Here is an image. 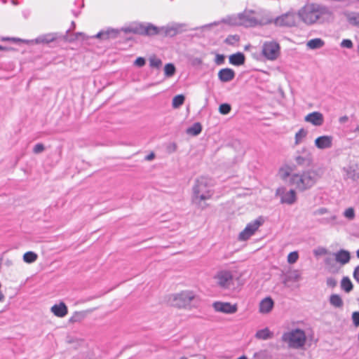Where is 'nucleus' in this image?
Listing matches in <instances>:
<instances>
[{
    "instance_id": "18",
    "label": "nucleus",
    "mask_w": 359,
    "mask_h": 359,
    "mask_svg": "<svg viewBox=\"0 0 359 359\" xmlns=\"http://www.w3.org/2000/svg\"><path fill=\"white\" fill-rule=\"evenodd\" d=\"M334 255L335 262L339 263L341 265L348 264L351 257L350 252L344 249H340L337 252L334 253Z\"/></svg>"
},
{
    "instance_id": "54",
    "label": "nucleus",
    "mask_w": 359,
    "mask_h": 359,
    "mask_svg": "<svg viewBox=\"0 0 359 359\" xmlns=\"http://www.w3.org/2000/svg\"><path fill=\"white\" fill-rule=\"evenodd\" d=\"M327 253V250L324 248H320L318 251H315L316 255H325Z\"/></svg>"
},
{
    "instance_id": "23",
    "label": "nucleus",
    "mask_w": 359,
    "mask_h": 359,
    "mask_svg": "<svg viewBox=\"0 0 359 359\" xmlns=\"http://www.w3.org/2000/svg\"><path fill=\"white\" fill-rule=\"evenodd\" d=\"M297 201V195L296 191L294 189H290L289 191L286 193H283V195L280 198L281 203H286L288 205H292L294 203Z\"/></svg>"
},
{
    "instance_id": "39",
    "label": "nucleus",
    "mask_w": 359,
    "mask_h": 359,
    "mask_svg": "<svg viewBox=\"0 0 359 359\" xmlns=\"http://www.w3.org/2000/svg\"><path fill=\"white\" fill-rule=\"evenodd\" d=\"M307 135V131L304 128H301L295 134V144H298L301 140Z\"/></svg>"
},
{
    "instance_id": "25",
    "label": "nucleus",
    "mask_w": 359,
    "mask_h": 359,
    "mask_svg": "<svg viewBox=\"0 0 359 359\" xmlns=\"http://www.w3.org/2000/svg\"><path fill=\"white\" fill-rule=\"evenodd\" d=\"M95 309L87 311H76L74 312L73 316L69 318V321L72 323L80 322L86 317L88 313L92 312Z\"/></svg>"
},
{
    "instance_id": "12",
    "label": "nucleus",
    "mask_w": 359,
    "mask_h": 359,
    "mask_svg": "<svg viewBox=\"0 0 359 359\" xmlns=\"http://www.w3.org/2000/svg\"><path fill=\"white\" fill-rule=\"evenodd\" d=\"M215 311L226 314H233L237 312V304H231L230 302H215L212 304Z\"/></svg>"
},
{
    "instance_id": "11",
    "label": "nucleus",
    "mask_w": 359,
    "mask_h": 359,
    "mask_svg": "<svg viewBox=\"0 0 359 359\" xmlns=\"http://www.w3.org/2000/svg\"><path fill=\"white\" fill-rule=\"evenodd\" d=\"M253 14L254 11L252 10H245L243 13H240L241 26H243L245 27H255L259 25L266 24V22L259 21L255 16H253Z\"/></svg>"
},
{
    "instance_id": "20",
    "label": "nucleus",
    "mask_w": 359,
    "mask_h": 359,
    "mask_svg": "<svg viewBox=\"0 0 359 359\" xmlns=\"http://www.w3.org/2000/svg\"><path fill=\"white\" fill-rule=\"evenodd\" d=\"M274 307V301L271 297L264 298L259 303V312L261 313H269Z\"/></svg>"
},
{
    "instance_id": "21",
    "label": "nucleus",
    "mask_w": 359,
    "mask_h": 359,
    "mask_svg": "<svg viewBox=\"0 0 359 359\" xmlns=\"http://www.w3.org/2000/svg\"><path fill=\"white\" fill-rule=\"evenodd\" d=\"M50 311L55 316L60 318H63L68 313V308L63 302L54 304L51 307Z\"/></svg>"
},
{
    "instance_id": "57",
    "label": "nucleus",
    "mask_w": 359,
    "mask_h": 359,
    "mask_svg": "<svg viewBox=\"0 0 359 359\" xmlns=\"http://www.w3.org/2000/svg\"><path fill=\"white\" fill-rule=\"evenodd\" d=\"M177 149V145L175 143L171 144V145L168 147V150L170 152H174Z\"/></svg>"
},
{
    "instance_id": "4",
    "label": "nucleus",
    "mask_w": 359,
    "mask_h": 359,
    "mask_svg": "<svg viewBox=\"0 0 359 359\" xmlns=\"http://www.w3.org/2000/svg\"><path fill=\"white\" fill-rule=\"evenodd\" d=\"M69 33V29L66 31V34L65 35H62L58 32L48 33L38 36L35 41L36 43L48 44L49 43L55 42L57 41L73 42L78 39L79 36H82L83 40H85L88 38L83 32H77L76 34H72L70 36H68Z\"/></svg>"
},
{
    "instance_id": "56",
    "label": "nucleus",
    "mask_w": 359,
    "mask_h": 359,
    "mask_svg": "<svg viewBox=\"0 0 359 359\" xmlns=\"http://www.w3.org/2000/svg\"><path fill=\"white\" fill-rule=\"evenodd\" d=\"M348 121V117L346 115L343 116H341V117L339 118V123H341V124L346 123Z\"/></svg>"
},
{
    "instance_id": "49",
    "label": "nucleus",
    "mask_w": 359,
    "mask_h": 359,
    "mask_svg": "<svg viewBox=\"0 0 359 359\" xmlns=\"http://www.w3.org/2000/svg\"><path fill=\"white\" fill-rule=\"evenodd\" d=\"M328 212V210L326 208H320L317 210H316L313 212L314 215H322Z\"/></svg>"
},
{
    "instance_id": "31",
    "label": "nucleus",
    "mask_w": 359,
    "mask_h": 359,
    "mask_svg": "<svg viewBox=\"0 0 359 359\" xmlns=\"http://www.w3.org/2000/svg\"><path fill=\"white\" fill-rule=\"evenodd\" d=\"M299 278H300V273H299V271L297 270H294L292 271H290L285 276V277L283 280V283L285 285H286L287 282H291V281L296 282V281H298L299 280Z\"/></svg>"
},
{
    "instance_id": "40",
    "label": "nucleus",
    "mask_w": 359,
    "mask_h": 359,
    "mask_svg": "<svg viewBox=\"0 0 359 359\" xmlns=\"http://www.w3.org/2000/svg\"><path fill=\"white\" fill-rule=\"evenodd\" d=\"M299 259V254L297 251L291 252L287 255V262L290 264H294Z\"/></svg>"
},
{
    "instance_id": "19",
    "label": "nucleus",
    "mask_w": 359,
    "mask_h": 359,
    "mask_svg": "<svg viewBox=\"0 0 359 359\" xmlns=\"http://www.w3.org/2000/svg\"><path fill=\"white\" fill-rule=\"evenodd\" d=\"M303 152L305 153V155H298L295 156V161L298 165L303 167H310L313 162L312 156L309 152L306 151V149H303Z\"/></svg>"
},
{
    "instance_id": "45",
    "label": "nucleus",
    "mask_w": 359,
    "mask_h": 359,
    "mask_svg": "<svg viewBox=\"0 0 359 359\" xmlns=\"http://www.w3.org/2000/svg\"><path fill=\"white\" fill-rule=\"evenodd\" d=\"M215 62L217 65H223L225 62V56L223 54H216Z\"/></svg>"
},
{
    "instance_id": "26",
    "label": "nucleus",
    "mask_w": 359,
    "mask_h": 359,
    "mask_svg": "<svg viewBox=\"0 0 359 359\" xmlns=\"http://www.w3.org/2000/svg\"><path fill=\"white\" fill-rule=\"evenodd\" d=\"M325 45V41L320 38H315L309 40L306 46L311 50H316L322 48Z\"/></svg>"
},
{
    "instance_id": "37",
    "label": "nucleus",
    "mask_w": 359,
    "mask_h": 359,
    "mask_svg": "<svg viewBox=\"0 0 359 359\" xmlns=\"http://www.w3.org/2000/svg\"><path fill=\"white\" fill-rule=\"evenodd\" d=\"M240 40V36L238 34L229 35L224 40V43L228 45L233 46L236 42Z\"/></svg>"
},
{
    "instance_id": "48",
    "label": "nucleus",
    "mask_w": 359,
    "mask_h": 359,
    "mask_svg": "<svg viewBox=\"0 0 359 359\" xmlns=\"http://www.w3.org/2000/svg\"><path fill=\"white\" fill-rule=\"evenodd\" d=\"M334 261L335 260L331 257H326L325 259V264L326 266H329L331 270L334 266Z\"/></svg>"
},
{
    "instance_id": "24",
    "label": "nucleus",
    "mask_w": 359,
    "mask_h": 359,
    "mask_svg": "<svg viewBox=\"0 0 359 359\" xmlns=\"http://www.w3.org/2000/svg\"><path fill=\"white\" fill-rule=\"evenodd\" d=\"M357 165H351L344 167L343 170L346 173L348 178L351 179L353 181H356L359 179V172H357Z\"/></svg>"
},
{
    "instance_id": "43",
    "label": "nucleus",
    "mask_w": 359,
    "mask_h": 359,
    "mask_svg": "<svg viewBox=\"0 0 359 359\" xmlns=\"http://www.w3.org/2000/svg\"><path fill=\"white\" fill-rule=\"evenodd\" d=\"M351 320L353 325L358 327H359V311H353L351 314Z\"/></svg>"
},
{
    "instance_id": "8",
    "label": "nucleus",
    "mask_w": 359,
    "mask_h": 359,
    "mask_svg": "<svg viewBox=\"0 0 359 359\" xmlns=\"http://www.w3.org/2000/svg\"><path fill=\"white\" fill-rule=\"evenodd\" d=\"M262 53L269 60H276L280 53V46L275 41H265L262 46Z\"/></svg>"
},
{
    "instance_id": "30",
    "label": "nucleus",
    "mask_w": 359,
    "mask_h": 359,
    "mask_svg": "<svg viewBox=\"0 0 359 359\" xmlns=\"http://www.w3.org/2000/svg\"><path fill=\"white\" fill-rule=\"evenodd\" d=\"M341 288L346 293L351 292L353 290V285L348 276H344L341 280Z\"/></svg>"
},
{
    "instance_id": "59",
    "label": "nucleus",
    "mask_w": 359,
    "mask_h": 359,
    "mask_svg": "<svg viewBox=\"0 0 359 359\" xmlns=\"http://www.w3.org/2000/svg\"><path fill=\"white\" fill-rule=\"evenodd\" d=\"M5 299V296L4 295V294L0 292V302H4Z\"/></svg>"
},
{
    "instance_id": "6",
    "label": "nucleus",
    "mask_w": 359,
    "mask_h": 359,
    "mask_svg": "<svg viewBox=\"0 0 359 359\" xmlns=\"http://www.w3.org/2000/svg\"><path fill=\"white\" fill-rule=\"evenodd\" d=\"M283 341L288 344V346L292 348H300L306 343V337L303 330L297 328L290 332H285L281 337Z\"/></svg>"
},
{
    "instance_id": "32",
    "label": "nucleus",
    "mask_w": 359,
    "mask_h": 359,
    "mask_svg": "<svg viewBox=\"0 0 359 359\" xmlns=\"http://www.w3.org/2000/svg\"><path fill=\"white\" fill-rule=\"evenodd\" d=\"M185 101V96L182 94H179L172 98V107L174 109H178L180 107Z\"/></svg>"
},
{
    "instance_id": "53",
    "label": "nucleus",
    "mask_w": 359,
    "mask_h": 359,
    "mask_svg": "<svg viewBox=\"0 0 359 359\" xmlns=\"http://www.w3.org/2000/svg\"><path fill=\"white\" fill-rule=\"evenodd\" d=\"M154 158H155V154H154V152L151 151L150 154H149L148 155H147L144 157V160L150 161H152L153 159H154Z\"/></svg>"
},
{
    "instance_id": "16",
    "label": "nucleus",
    "mask_w": 359,
    "mask_h": 359,
    "mask_svg": "<svg viewBox=\"0 0 359 359\" xmlns=\"http://www.w3.org/2000/svg\"><path fill=\"white\" fill-rule=\"evenodd\" d=\"M333 137L330 135H322L318 137L315 141V146L320 149L331 148L332 146Z\"/></svg>"
},
{
    "instance_id": "29",
    "label": "nucleus",
    "mask_w": 359,
    "mask_h": 359,
    "mask_svg": "<svg viewBox=\"0 0 359 359\" xmlns=\"http://www.w3.org/2000/svg\"><path fill=\"white\" fill-rule=\"evenodd\" d=\"M273 336V332H271L268 327H265L262 330H259L257 331L255 334V337L259 339L266 340L272 338Z\"/></svg>"
},
{
    "instance_id": "58",
    "label": "nucleus",
    "mask_w": 359,
    "mask_h": 359,
    "mask_svg": "<svg viewBox=\"0 0 359 359\" xmlns=\"http://www.w3.org/2000/svg\"><path fill=\"white\" fill-rule=\"evenodd\" d=\"M15 49L12 47H7L0 45V50L8 51V50H14Z\"/></svg>"
},
{
    "instance_id": "63",
    "label": "nucleus",
    "mask_w": 359,
    "mask_h": 359,
    "mask_svg": "<svg viewBox=\"0 0 359 359\" xmlns=\"http://www.w3.org/2000/svg\"><path fill=\"white\" fill-rule=\"evenodd\" d=\"M180 359H188V358L187 357H185V356H182Z\"/></svg>"
},
{
    "instance_id": "34",
    "label": "nucleus",
    "mask_w": 359,
    "mask_h": 359,
    "mask_svg": "<svg viewBox=\"0 0 359 359\" xmlns=\"http://www.w3.org/2000/svg\"><path fill=\"white\" fill-rule=\"evenodd\" d=\"M346 17L349 24L359 27V13H351Z\"/></svg>"
},
{
    "instance_id": "61",
    "label": "nucleus",
    "mask_w": 359,
    "mask_h": 359,
    "mask_svg": "<svg viewBox=\"0 0 359 359\" xmlns=\"http://www.w3.org/2000/svg\"><path fill=\"white\" fill-rule=\"evenodd\" d=\"M71 25H72V27L73 29H74V28H75V27H76V24H75V22H74V21H72V22Z\"/></svg>"
},
{
    "instance_id": "60",
    "label": "nucleus",
    "mask_w": 359,
    "mask_h": 359,
    "mask_svg": "<svg viewBox=\"0 0 359 359\" xmlns=\"http://www.w3.org/2000/svg\"><path fill=\"white\" fill-rule=\"evenodd\" d=\"M12 264H13V263H12V261H11V260H9V259H7V260L6 261V266H9L12 265Z\"/></svg>"
},
{
    "instance_id": "9",
    "label": "nucleus",
    "mask_w": 359,
    "mask_h": 359,
    "mask_svg": "<svg viewBox=\"0 0 359 359\" xmlns=\"http://www.w3.org/2000/svg\"><path fill=\"white\" fill-rule=\"evenodd\" d=\"M264 217L262 216H259L254 221L248 223L245 228L239 233L238 240L243 241L248 240L255 234L256 231L264 224Z\"/></svg>"
},
{
    "instance_id": "15",
    "label": "nucleus",
    "mask_w": 359,
    "mask_h": 359,
    "mask_svg": "<svg viewBox=\"0 0 359 359\" xmlns=\"http://www.w3.org/2000/svg\"><path fill=\"white\" fill-rule=\"evenodd\" d=\"M304 121L306 122L311 123L315 126H320L324 122V117L323 114L320 112L313 111L305 116Z\"/></svg>"
},
{
    "instance_id": "33",
    "label": "nucleus",
    "mask_w": 359,
    "mask_h": 359,
    "mask_svg": "<svg viewBox=\"0 0 359 359\" xmlns=\"http://www.w3.org/2000/svg\"><path fill=\"white\" fill-rule=\"evenodd\" d=\"M176 72V67L173 63H167L164 66V75L165 77H172Z\"/></svg>"
},
{
    "instance_id": "36",
    "label": "nucleus",
    "mask_w": 359,
    "mask_h": 359,
    "mask_svg": "<svg viewBox=\"0 0 359 359\" xmlns=\"http://www.w3.org/2000/svg\"><path fill=\"white\" fill-rule=\"evenodd\" d=\"M162 60L156 55L149 57V66L151 68L159 69L162 66Z\"/></svg>"
},
{
    "instance_id": "3",
    "label": "nucleus",
    "mask_w": 359,
    "mask_h": 359,
    "mask_svg": "<svg viewBox=\"0 0 359 359\" xmlns=\"http://www.w3.org/2000/svg\"><path fill=\"white\" fill-rule=\"evenodd\" d=\"M319 175L316 170H308L302 175L293 174L290 180L291 184L296 185L299 191H305L311 188L317 182Z\"/></svg>"
},
{
    "instance_id": "50",
    "label": "nucleus",
    "mask_w": 359,
    "mask_h": 359,
    "mask_svg": "<svg viewBox=\"0 0 359 359\" xmlns=\"http://www.w3.org/2000/svg\"><path fill=\"white\" fill-rule=\"evenodd\" d=\"M353 276L355 281L359 284V264L354 269Z\"/></svg>"
},
{
    "instance_id": "41",
    "label": "nucleus",
    "mask_w": 359,
    "mask_h": 359,
    "mask_svg": "<svg viewBox=\"0 0 359 359\" xmlns=\"http://www.w3.org/2000/svg\"><path fill=\"white\" fill-rule=\"evenodd\" d=\"M344 215L348 219H353L355 218V210L353 208H348L345 210Z\"/></svg>"
},
{
    "instance_id": "62",
    "label": "nucleus",
    "mask_w": 359,
    "mask_h": 359,
    "mask_svg": "<svg viewBox=\"0 0 359 359\" xmlns=\"http://www.w3.org/2000/svg\"><path fill=\"white\" fill-rule=\"evenodd\" d=\"M356 256L359 259V249L356 251Z\"/></svg>"
},
{
    "instance_id": "64",
    "label": "nucleus",
    "mask_w": 359,
    "mask_h": 359,
    "mask_svg": "<svg viewBox=\"0 0 359 359\" xmlns=\"http://www.w3.org/2000/svg\"><path fill=\"white\" fill-rule=\"evenodd\" d=\"M357 52L359 53V45L357 47Z\"/></svg>"
},
{
    "instance_id": "46",
    "label": "nucleus",
    "mask_w": 359,
    "mask_h": 359,
    "mask_svg": "<svg viewBox=\"0 0 359 359\" xmlns=\"http://www.w3.org/2000/svg\"><path fill=\"white\" fill-rule=\"evenodd\" d=\"M353 42L351 39H343L341 42V46L342 48H353Z\"/></svg>"
},
{
    "instance_id": "10",
    "label": "nucleus",
    "mask_w": 359,
    "mask_h": 359,
    "mask_svg": "<svg viewBox=\"0 0 359 359\" xmlns=\"http://www.w3.org/2000/svg\"><path fill=\"white\" fill-rule=\"evenodd\" d=\"M297 15L293 12H287L274 19L268 20L266 24L274 23L277 27H293L296 25Z\"/></svg>"
},
{
    "instance_id": "55",
    "label": "nucleus",
    "mask_w": 359,
    "mask_h": 359,
    "mask_svg": "<svg viewBox=\"0 0 359 359\" xmlns=\"http://www.w3.org/2000/svg\"><path fill=\"white\" fill-rule=\"evenodd\" d=\"M202 60L199 57H195L193 59L191 63L193 65H200L202 64Z\"/></svg>"
},
{
    "instance_id": "13",
    "label": "nucleus",
    "mask_w": 359,
    "mask_h": 359,
    "mask_svg": "<svg viewBox=\"0 0 359 359\" xmlns=\"http://www.w3.org/2000/svg\"><path fill=\"white\" fill-rule=\"evenodd\" d=\"M240 19V13L237 15H229L226 18L222 19V20L219 22H214L208 25H205L201 28L202 29H205L213 26H217L220 22L225 23L231 26H241Z\"/></svg>"
},
{
    "instance_id": "7",
    "label": "nucleus",
    "mask_w": 359,
    "mask_h": 359,
    "mask_svg": "<svg viewBox=\"0 0 359 359\" xmlns=\"http://www.w3.org/2000/svg\"><path fill=\"white\" fill-rule=\"evenodd\" d=\"M195 299L196 296L192 291L186 290L171 294L169 297L168 303L177 308H187Z\"/></svg>"
},
{
    "instance_id": "5",
    "label": "nucleus",
    "mask_w": 359,
    "mask_h": 359,
    "mask_svg": "<svg viewBox=\"0 0 359 359\" xmlns=\"http://www.w3.org/2000/svg\"><path fill=\"white\" fill-rule=\"evenodd\" d=\"M323 8L318 4H306L298 11V17L306 24L315 23L323 13Z\"/></svg>"
},
{
    "instance_id": "22",
    "label": "nucleus",
    "mask_w": 359,
    "mask_h": 359,
    "mask_svg": "<svg viewBox=\"0 0 359 359\" xmlns=\"http://www.w3.org/2000/svg\"><path fill=\"white\" fill-rule=\"evenodd\" d=\"M229 62L234 66H241L245 62V56L242 52L233 53L229 57Z\"/></svg>"
},
{
    "instance_id": "27",
    "label": "nucleus",
    "mask_w": 359,
    "mask_h": 359,
    "mask_svg": "<svg viewBox=\"0 0 359 359\" xmlns=\"http://www.w3.org/2000/svg\"><path fill=\"white\" fill-rule=\"evenodd\" d=\"M202 130L203 126L201 123L200 122H196L186 130V133L192 136H197L202 132Z\"/></svg>"
},
{
    "instance_id": "47",
    "label": "nucleus",
    "mask_w": 359,
    "mask_h": 359,
    "mask_svg": "<svg viewBox=\"0 0 359 359\" xmlns=\"http://www.w3.org/2000/svg\"><path fill=\"white\" fill-rule=\"evenodd\" d=\"M327 285L330 287H335L337 285V282L335 278L332 277H329L326 280Z\"/></svg>"
},
{
    "instance_id": "51",
    "label": "nucleus",
    "mask_w": 359,
    "mask_h": 359,
    "mask_svg": "<svg viewBox=\"0 0 359 359\" xmlns=\"http://www.w3.org/2000/svg\"><path fill=\"white\" fill-rule=\"evenodd\" d=\"M1 40L2 41H21L22 40L20 39H18V38H13V37H2L1 39Z\"/></svg>"
},
{
    "instance_id": "1",
    "label": "nucleus",
    "mask_w": 359,
    "mask_h": 359,
    "mask_svg": "<svg viewBox=\"0 0 359 359\" xmlns=\"http://www.w3.org/2000/svg\"><path fill=\"white\" fill-rule=\"evenodd\" d=\"M182 25L175 24L172 26L157 27L150 22H133L127 27H123L121 29L108 28L107 30H101L92 38L99 39L100 40H107L110 39H116L121 32L126 34L133 33L141 36H153L156 35H162L163 37H173L182 32L181 27Z\"/></svg>"
},
{
    "instance_id": "2",
    "label": "nucleus",
    "mask_w": 359,
    "mask_h": 359,
    "mask_svg": "<svg viewBox=\"0 0 359 359\" xmlns=\"http://www.w3.org/2000/svg\"><path fill=\"white\" fill-rule=\"evenodd\" d=\"M211 196L212 193L210 189L208 179L204 177L197 179L193 187V203L204 209L207 204L205 203H202V201L209 199Z\"/></svg>"
},
{
    "instance_id": "44",
    "label": "nucleus",
    "mask_w": 359,
    "mask_h": 359,
    "mask_svg": "<svg viewBox=\"0 0 359 359\" xmlns=\"http://www.w3.org/2000/svg\"><path fill=\"white\" fill-rule=\"evenodd\" d=\"M44 150H45L44 144L42 143H37L36 144L34 145L32 151L34 154H40V153L43 152Z\"/></svg>"
},
{
    "instance_id": "42",
    "label": "nucleus",
    "mask_w": 359,
    "mask_h": 359,
    "mask_svg": "<svg viewBox=\"0 0 359 359\" xmlns=\"http://www.w3.org/2000/svg\"><path fill=\"white\" fill-rule=\"evenodd\" d=\"M146 65V59L143 57H137L133 62V65L141 68Z\"/></svg>"
},
{
    "instance_id": "14",
    "label": "nucleus",
    "mask_w": 359,
    "mask_h": 359,
    "mask_svg": "<svg viewBox=\"0 0 359 359\" xmlns=\"http://www.w3.org/2000/svg\"><path fill=\"white\" fill-rule=\"evenodd\" d=\"M217 279V284L222 288H229L233 280V275L229 271H221L215 276Z\"/></svg>"
},
{
    "instance_id": "38",
    "label": "nucleus",
    "mask_w": 359,
    "mask_h": 359,
    "mask_svg": "<svg viewBox=\"0 0 359 359\" xmlns=\"http://www.w3.org/2000/svg\"><path fill=\"white\" fill-rule=\"evenodd\" d=\"M231 110V106L229 103H222L219 106V112L221 114L226 115L230 113Z\"/></svg>"
},
{
    "instance_id": "17",
    "label": "nucleus",
    "mask_w": 359,
    "mask_h": 359,
    "mask_svg": "<svg viewBox=\"0 0 359 359\" xmlns=\"http://www.w3.org/2000/svg\"><path fill=\"white\" fill-rule=\"evenodd\" d=\"M218 79L222 83H228L232 81L235 76L236 73L233 69L226 67L221 69L217 74Z\"/></svg>"
},
{
    "instance_id": "28",
    "label": "nucleus",
    "mask_w": 359,
    "mask_h": 359,
    "mask_svg": "<svg viewBox=\"0 0 359 359\" xmlns=\"http://www.w3.org/2000/svg\"><path fill=\"white\" fill-rule=\"evenodd\" d=\"M330 304L335 308L341 309L344 306V302L339 294H332L329 298Z\"/></svg>"
},
{
    "instance_id": "35",
    "label": "nucleus",
    "mask_w": 359,
    "mask_h": 359,
    "mask_svg": "<svg viewBox=\"0 0 359 359\" xmlns=\"http://www.w3.org/2000/svg\"><path fill=\"white\" fill-rule=\"evenodd\" d=\"M38 258V255L36 253L32 251L26 252L23 255V261L27 264H32Z\"/></svg>"
},
{
    "instance_id": "52",
    "label": "nucleus",
    "mask_w": 359,
    "mask_h": 359,
    "mask_svg": "<svg viewBox=\"0 0 359 359\" xmlns=\"http://www.w3.org/2000/svg\"><path fill=\"white\" fill-rule=\"evenodd\" d=\"M291 169L289 168V170H285L283 172L281 173V178L283 180H285L287 179L288 177L291 175L290 174Z\"/></svg>"
}]
</instances>
